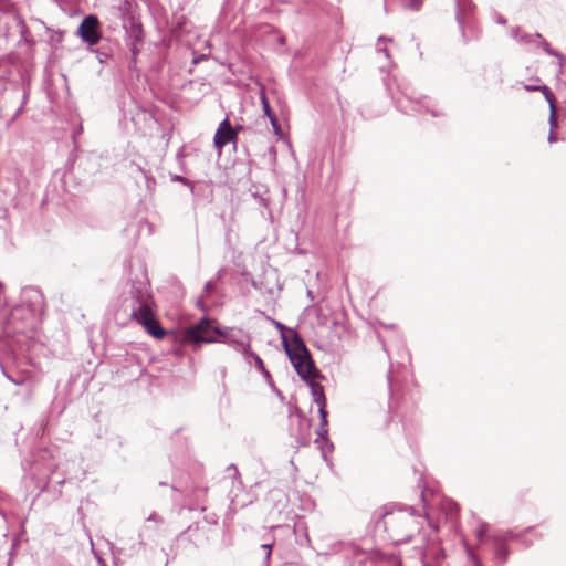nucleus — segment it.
<instances>
[{
    "label": "nucleus",
    "mask_w": 566,
    "mask_h": 566,
    "mask_svg": "<svg viewBox=\"0 0 566 566\" xmlns=\"http://www.w3.org/2000/svg\"><path fill=\"white\" fill-rule=\"evenodd\" d=\"M185 340L193 344L195 348L203 343H223L231 346L242 355L249 349L251 338L241 329L216 326L214 321L207 317L187 327L184 334Z\"/></svg>",
    "instance_id": "obj_1"
},
{
    "label": "nucleus",
    "mask_w": 566,
    "mask_h": 566,
    "mask_svg": "<svg viewBox=\"0 0 566 566\" xmlns=\"http://www.w3.org/2000/svg\"><path fill=\"white\" fill-rule=\"evenodd\" d=\"M130 317L138 322L156 339H163L166 331L154 316L153 296L149 282L145 274L132 280L130 284Z\"/></svg>",
    "instance_id": "obj_2"
},
{
    "label": "nucleus",
    "mask_w": 566,
    "mask_h": 566,
    "mask_svg": "<svg viewBox=\"0 0 566 566\" xmlns=\"http://www.w3.org/2000/svg\"><path fill=\"white\" fill-rule=\"evenodd\" d=\"M378 524H381L398 543L411 542L415 533L419 531L412 509L386 512L378 521Z\"/></svg>",
    "instance_id": "obj_3"
},
{
    "label": "nucleus",
    "mask_w": 566,
    "mask_h": 566,
    "mask_svg": "<svg viewBox=\"0 0 566 566\" xmlns=\"http://www.w3.org/2000/svg\"><path fill=\"white\" fill-rule=\"evenodd\" d=\"M455 20L464 44L480 39L481 30L474 17V4L471 0H454Z\"/></svg>",
    "instance_id": "obj_4"
},
{
    "label": "nucleus",
    "mask_w": 566,
    "mask_h": 566,
    "mask_svg": "<svg viewBox=\"0 0 566 566\" xmlns=\"http://www.w3.org/2000/svg\"><path fill=\"white\" fill-rule=\"evenodd\" d=\"M405 97L408 101V105H403V102L399 101L398 108L406 114H412V113L420 114L422 112H428L433 117H438L443 114L442 112H440L433 107V102L431 101V98H429L427 96L415 97V96H409L405 93Z\"/></svg>",
    "instance_id": "obj_5"
},
{
    "label": "nucleus",
    "mask_w": 566,
    "mask_h": 566,
    "mask_svg": "<svg viewBox=\"0 0 566 566\" xmlns=\"http://www.w3.org/2000/svg\"><path fill=\"white\" fill-rule=\"evenodd\" d=\"M33 315L32 311L24 306L18 305L12 308L4 326L7 334H19L23 333L25 324L24 321L29 319Z\"/></svg>",
    "instance_id": "obj_6"
},
{
    "label": "nucleus",
    "mask_w": 566,
    "mask_h": 566,
    "mask_svg": "<svg viewBox=\"0 0 566 566\" xmlns=\"http://www.w3.org/2000/svg\"><path fill=\"white\" fill-rule=\"evenodd\" d=\"M77 32L81 39L88 45L97 44L101 40L98 18L94 14L86 15L82 20Z\"/></svg>",
    "instance_id": "obj_7"
},
{
    "label": "nucleus",
    "mask_w": 566,
    "mask_h": 566,
    "mask_svg": "<svg viewBox=\"0 0 566 566\" xmlns=\"http://www.w3.org/2000/svg\"><path fill=\"white\" fill-rule=\"evenodd\" d=\"M297 375L304 380L308 381L312 378H316L319 374L318 369L308 353L306 356L300 355L295 358L290 359Z\"/></svg>",
    "instance_id": "obj_8"
},
{
    "label": "nucleus",
    "mask_w": 566,
    "mask_h": 566,
    "mask_svg": "<svg viewBox=\"0 0 566 566\" xmlns=\"http://www.w3.org/2000/svg\"><path fill=\"white\" fill-rule=\"evenodd\" d=\"M289 333L291 337H287L286 334L282 335V343L289 358L292 359V357L295 358L300 355L306 356L310 350L302 337L293 329H289Z\"/></svg>",
    "instance_id": "obj_9"
},
{
    "label": "nucleus",
    "mask_w": 566,
    "mask_h": 566,
    "mask_svg": "<svg viewBox=\"0 0 566 566\" xmlns=\"http://www.w3.org/2000/svg\"><path fill=\"white\" fill-rule=\"evenodd\" d=\"M237 142V132L230 124L228 117H226L218 126L217 132L214 134L213 143L219 153H221L222 148L229 144Z\"/></svg>",
    "instance_id": "obj_10"
},
{
    "label": "nucleus",
    "mask_w": 566,
    "mask_h": 566,
    "mask_svg": "<svg viewBox=\"0 0 566 566\" xmlns=\"http://www.w3.org/2000/svg\"><path fill=\"white\" fill-rule=\"evenodd\" d=\"M490 539L494 544L505 545V543L509 542V541H521L522 539V534L521 533H515L512 530L499 531V532H495L494 534H492L490 536Z\"/></svg>",
    "instance_id": "obj_11"
},
{
    "label": "nucleus",
    "mask_w": 566,
    "mask_h": 566,
    "mask_svg": "<svg viewBox=\"0 0 566 566\" xmlns=\"http://www.w3.org/2000/svg\"><path fill=\"white\" fill-rule=\"evenodd\" d=\"M315 378H312L308 381H305L311 388V394L313 397V401L319 407H326V397L324 394V388L322 385L314 381Z\"/></svg>",
    "instance_id": "obj_12"
},
{
    "label": "nucleus",
    "mask_w": 566,
    "mask_h": 566,
    "mask_svg": "<svg viewBox=\"0 0 566 566\" xmlns=\"http://www.w3.org/2000/svg\"><path fill=\"white\" fill-rule=\"evenodd\" d=\"M243 357L245 359V361L249 364V365H252L254 364L255 368L258 370H263L265 365L263 363V360L261 359V357L251 350V346L249 347V349L243 354Z\"/></svg>",
    "instance_id": "obj_13"
},
{
    "label": "nucleus",
    "mask_w": 566,
    "mask_h": 566,
    "mask_svg": "<svg viewBox=\"0 0 566 566\" xmlns=\"http://www.w3.org/2000/svg\"><path fill=\"white\" fill-rule=\"evenodd\" d=\"M171 488L175 491H179V492L185 493L187 496H195L197 500H199L200 496L203 495L207 492V488L196 486V488H192V489H187V488L186 489H181L176 483H174L171 485Z\"/></svg>",
    "instance_id": "obj_14"
},
{
    "label": "nucleus",
    "mask_w": 566,
    "mask_h": 566,
    "mask_svg": "<svg viewBox=\"0 0 566 566\" xmlns=\"http://www.w3.org/2000/svg\"><path fill=\"white\" fill-rule=\"evenodd\" d=\"M494 559L500 564L504 565L506 563L507 556H509V548L506 545L502 544H494Z\"/></svg>",
    "instance_id": "obj_15"
},
{
    "label": "nucleus",
    "mask_w": 566,
    "mask_h": 566,
    "mask_svg": "<svg viewBox=\"0 0 566 566\" xmlns=\"http://www.w3.org/2000/svg\"><path fill=\"white\" fill-rule=\"evenodd\" d=\"M524 88L527 92H542L547 102L555 98L554 94L546 85H524Z\"/></svg>",
    "instance_id": "obj_16"
},
{
    "label": "nucleus",
    "mask_w": 566,
    "mask_h": 566,
    "mask_svg": "<svg viewBox=\"0 0 566 566\" xmlns=\"http://www.w3.org/2000/svg\"><path fill=\"white\" fill-rule=\"evenodd\" d=\"M547 103L549 105V118H548L549 128L552 130H555L558 127L557 113H556L557 112L556 111V99L553 98Z\"/></svg>",
    "instance_id": "obj_17"
},
{
    "label": "nucleus",
    "mask_w": 566,
    "mask_h": 566,
    "mask_svg": "<svg viewBox=\"0 0 566 566\" xmlns=\"http://www.w3.org/2000/svg\"><path fill=\"white\" fill-rule=\"evenodd\" d=\"M548 55L551 56H554L556 57L557 60H560V61H566V57L557 52L556 50L552 49L549 43L547 41H542L539 44H538Z\"/></svg>",
    "instance_id": "obj_18"
},
{
    "label": "nucleus",
    "mask_w": 566,
    "mask_h": 566,
    "mask_svg": "<svg viewBox=\"0 0 566 566\" xmlns=\"http://www.w3.org/2000/svg\"><path fill=\"white\" fill-rule=\"evenodd\" d=\"M262 104L264 108L265 115L270 118L271 124L273 125L274 129L279 128L277 120L275 114L271 111L270 104L268 99L263 96L262 97Z\"/></svg>",
    "instance_id": "obj_19"
},
{
    "label": "nucleus",
    "mask_w": 566,
    "mask_h": 566,
    "mask_svg": "<svg viewBox=\"0 0 566 566\" xmlns=\"http://www.w3.org/2000/svg\"><path fill=\"white\" fill-rule=\"evenodd\" d=\"M129 35L136 42L142 41V39H143V30H142L140 24H138V23L133 21L132 24H130Z\"/></svg>",
    "instance_id": "obj_20"
},
{
    "label": "nucleus",
    "mask_w": 566,
    "mask_h": 566,
    "mask_svg": "<svg viewBox=\"0 0 566 566\" xmlns=\"http://www.w3.org/2000/svg\"><path fill=\"white\" fill-rule=\"evenodd\" d=\"M489 531V524L486 522H481L479 528L475 531V536L479 542H482L485 538V535Z\"/></svg>",
    "instance_id": "obj_21"
},
{
    "label": "nucleus",
    "mask_w": 566,
    "mask_h": 566,
    "mask_svg": "<svg viewBox=\"0 0 566 566\" xmlns=\"http://www.w3.org/2000/svg\"><path fill=\"white\" fill-rule=\"evenodd\" d=\"M316 433H317V436H318L321 439H323V440H325V441H326V443L328 444V448H329V449H333V443H332V442H329V440H328V438H327V434H328V429H327V427H322V426L319 424V427H318V429H317Z\"/></svg>",
    "instance_id": "obj_22"
},
{
    "label": "nucleus",
    "mask_w": 566,
    "mask_h": 566,
    "mask_svg": "<svg viewBox=\"0 0 566 566\" xmlns=\"http://www.w3.org/2000/svg\"><path fill=\"white\" fill-rule=\"evenodd\" d=\"M93 52H95V53H96V57H97V60L99 61V63H102V64H103V63H106V62H107V60H108V59H109V56H111L108 52H106V51H104V50H102V49H99V48H98V49H96V50H93Z\"/></svg>",
    "instance_id": "obj_23"
},
{
    "label": "nucleus",
    "mask_w": 566,
    "mask_h": 566,
    "mask_svg": "<svg viewBox=\"0 0 566 566\" xmlns=\"http://www.w3.org/2000/svg\"><path fill=\"white\" fill-rule=\"evenodd\" d=\"M537 38V39H541L542 38V34L541 33H535V34H522L521 38L518 39L521 42L523 43H533L534 42V39Z\"/></svg>",
    "instance_id": "obj_24"
},
{
    "label": "nucleus",
    "mask_w": 566,
    "mask_h": 566,
    "mask_svg": "<svg viewBox=\"0 0 566 566\" xmlns=\"http://www.w3.org/2000/svg\"><path fill=\"white\" fill-rule=\"evenodd\" d=\"M422 4V0H406V7L412 11H418Z\"/></svg>",
    "instance_id": "obj_25"
},
{
    "label": "nucleus",
    "mask_w": 566,
    "mask_h": 566,
    "mask_svg": "<svg viewBox=\"0 0 566 566\" xmlns=\"http://www.w3.org/2000/svg\"><path fill=\"white\" fill-rule=\"evenodd\" d=\"M272 547H273V544L261 545V548L265 551V556H264L265 564H270V559H271V555H272Z\"/></svg>",
    "instance_id": "obj_26"
},
{
    "label": "nucleus",
    "mask_w": 566,
    "mask_h": 566,
    "mask_svg": "<svg viewBox=\"0 0 566 566\" xmlns=\"http://www.w3.org/2000/svg\"><path fill=\"white\" fill-rule=\"evenodd\" d=\"M318 412H319V418H321V426L322 427H327L328 422H327V410H326V407H319L318 408Z\"/></svg>",
    "instance_id": "obj_27"
},
{
    "label": "nucleus",
    "mask_w": 566,
    "mask_h": 566,
    "mask_svg": "<svg viewBox=\"0 0 566 566\" xmlns=\"http://www.w3.org/2000/svg\"><path fill=\"white\" fill-rule=\"evenodd\" d=\"M23 105H20V107L17 109V112L13 114V116L8 120L7 123V128H9L15 120L17 118L23 113Z\"/></svg>",
    "instance_id": "obj_28"
},
{
    "label": "nucleus",
    "mask_w": 566,
    "mask_h": 566,
    "mask_svg": "<svg viewBox=\"0 0 566 566\" xmlns=\"http://www.w3.org/2000/svg\"><path fill=\"white\" fill-rule=\"evenodd\" d=\"M12 3L9 0H0V12H9Z\"/></svg>",
    "instance_id": "obj_29"
},
{
    "label": "nucleus",
    "mask_w": 566,
    "mask_h": 566,
    "mask_svg": "<svg viewBox=\"0 0 566 566\" xmlns=\"http://www.w3.org/2000/svg\"><path fill=\"white\" fill-rule=\"evenodd\" d=\"M259 371L263 375V377H264V379L266 380V382H268L271 387H273V386H274V384H273L272 376H271L270 371H269L265 367H264V369H263V370H259Z\"/></svg>",
    "instance_id": "obj_30"
},
{
    "label": "nucleus",
    "mask_w": 566,
    "mask_h": 566,
    "mask_svg": "<svg viewBox=\"0 0 566 566\" xmlns=\"http://www.w3.org/2000/svg\"><path fill=\"white\" fill-rule=\"evenodd\" d=\"M468 556L474 563V566H483L479 557L471 549H468Z\"/></svg>",
    "instance_id": "obj_31"
},
{
    "label": "nucleus",
    "mask_w": 566,
    "mask_h": 566,
    "mask_svg": "<svg viewBox=\"0 0 566 566\" xmlns=\"http://www.w3.org/2000/svg\"><path fill=\"white\" fill-rule=\"evenodd\" d=\"M130 52H132V55H133V56H132V60H130V62H129V69H132V67H133V64H135V63H136V56H137V54H138V49L136 48V45H135V44L132 46Z\"/></svg>",
    "instance_id": "obj_32"
},
{
    "label": "nucleus",
    "mask_w": 566,
    "mask_h": 566,
    "mask_svg": "<svg viewBox=\"0 0 566 566\" xmlns=\"http://www.w3.org/2000/svg\"><path fill=\"white\" fill-rule=\"evenodd\" d=\"M214 290H216V284H214V282H212V281H208V282L205 284V293H206V294H210V293H212Z\"/></svg>",
    "instance_id": "obj_33"
},
{
    "label": "nucleus",
    "mask_w": 566,
    "mask_h": 566,
    "mask_svg": "<svg viewBox=\"0 0 566 566\" xmlns=\"http://www.w3.org/2000/svg\"><path fill=\"white\" fill-rule=\"evenodd\" d=\"M171 180L172 181H178V182H182L184 185H190L189 180L182 176H179V175H172L171 176Z\"/></svg>",
    "instance_id": "obj_34"
},
{
    "label": "nucleus",
    "mask_w": 566,
    "mask_h": 566,
    "mask_svg": "<svg viewBox=\"0 0 566 566\" xmlns=\"http://www.w3.org/2000/svg\"><path fill=\"white\" fill-rule=\"evenodd\" d=\"M145 177H146V187H147V189L148 190H153L154 187H155V184H156L155 179L153 177H148L146 175H145Z\"/></svg>",
    "instance_id": "obj_35"
},
{
    "label": "nucleus",
    "mask_w": 566,
    "mask_h": 566,
    "mask_svg": "<svg viewBox=\"0 0 566 566\" xmlns=\"http://www.w3.org/2000/svg\"><path fill=\"white\" fill-rule=\"evenodd\" d=\"M548 143L553 144L557 140V137H556V134H555V130H552L549 129V134H548V138H547Z\"/></svg>",
    "instance_id": "obj_36"
},
{
    "label": "nucleus",
    "mask_w": 566,
    "mask_h": 566,
    "mask_svg": "<svg viewBox=\"0 0 566 566\" xmlns=\"http://www.w3.org/2000/svg\"><path fill=\"white\" fill-rule=\"evenodd\" d=\"M227 470L233 472V478L237 479L240 476V473L234 464L229 465Z\"/></svg>",
    "instance_id": "obj_37"
},
{
    "label": "nucleus",
    "mask_w": 566,
    "mask_h": 566,
    "mask_svg": "<svg viewBox=\"0 0 566 566\" xmlns=\"http://www.w3.org/2000/svg\"><path fill=\"white\" fill-rule=\"evenodd\" d=\"M275 326H276V328L281 332V336H282L283 334H285L286 327H285V325H284V324H282V323H280V322H275Z\"/></svg>",
    "instance_id": "obj_38"
},
{
    "label": "nucleus",
    "mask_w": 566,
    "mask_h": 566,
    "mask_svg": "<svg viewBox=\"0 0 566 566\" xmlns=\"http://www.w3.org/2000/svg\"><path fill=\"white\" fill-rule=\"evenodd\" d=\"M148 521L159 522V521H160V517H159L156 513H153V514L148 517Z\"/></svg>",
    "instance_id": "obj_39"
},
{
    "label": "nucleus",
    "mask_w": 566,
    "mask_h": 566,
    "mask_svg": "<svg viewBox=\"0 0 566 566\" xmlns=\"http://www.w3.org/2000/svg\"><path fill=\"white\" fill-rule=\"evenodd\" d=\"M377 50H378L379 52H382L387 59L389 57V51H388V49H386V48H378Z\"/></svg>",
    "instance_id": "obj_40"
},
{
    "label": "nucleus",
    "mask_w": 566,
    "mask_h": 566,
    "mask_svg": "<svg viewBox=\"0 0 566 566\" xmlns=\"http://www.w3.org/2000/svg\"><path fill=\"white\" fill-rule=\"evenodd\" d=\"M497 23H500V24H506V19H505V18H503L502 15H499V17H497Z\"/></svg>",
    "instance_id": "obj_41"
},
{
    "label": "nucleus",
    "mask_w": 566,
    "mask_h": 566,
    "mask_svg": "<svg viewBox=\"0 0 566 566\" xmlns=\"http://www.w3.org/2000/svg\"><path fill=\"white\" fill-rule=\"evenodd\" d=\"M565 61L558 60V74L563 73V65Z\"/></svg>",
    "instance_id": "obj_42"
},
{
    "label": "nucleus",
    "mask_w": 566,
    "mask_h": 566,
    "mask_svg": "<svg viewBox=\"0 0 566 566\" xmlns=\"http://www.w3.org/2000/svg\"><path fill=\"white\" fill-rule=\"evenodd\" d=\"M27 99H28V93H27V92H24V93H23V96H22L21 105H23V106H24V105L27 104Z\"/></svg>",
    "instance_id": "obj_43"
},
{
    "label": "nucleus",
    "mask_w": 566,
    "mask_h": 566,
    "mask_svg": "<svg viewBox=\"0 0 566 566\" xmlns=\"http://www.w3.org/2000/svg\"><path fill=\"white\" fill-rule=\"evenodd\" d=\"M233 129L237 132V135H238L243 129V126L237 125L235 127H233Z\"/></svg>",
    "instance_id": "obj_44"
},
{
    "label": "nucleus",
    "mask_w": 566,
    "mask_h": 566,
    "mask_svg": "<svg viewBox=\"0 0 566 566\" xmlns=\"http://www.w3.org/2000/svg\"><path fill=\"white\" fill-rule=\"evenodd\" d=\"M6 377H7L9 380H11L12 382H14V384H17V385H20V381L14 380L13 378H11V376H10V375L6 374Z\"/></svg>",
    "instance_id": "obj_45"
},
{
    "label": "nucleus",
    "mask_w": 566,
    "mask_h": 566,
    "mask_svg": "<svg viewBox=\"0 0 566 566\" xmlns=\"http://www.w3.org/2000/svg\"><path fill=\"white\" fill-rule=\"evenodd\" d=\"M2 81H3V76H0V82H2ZM4 88H6V87H4V84H3V83H1L0 91L2 92V91H4Z\"/></svg>",
    "instance_id": "obj_46"
},
{
    "label": "nucleus",
    "mask_w": 566,
    "mask_h": 566,
    "mask_svg": "<svg viewBox=\"0 0 566 566\" xmlns=\"http://www.w3.org/2000/svg\"><path fill=\"white\" fill-rule=\"evenodd\" d=\"M378 41H391V39H386L384 36H379Z\"/></svg>",
    "instance_id": "obj_47"
},
{
    "label": "nucleus",
    "mask_w": 566,
    "mask_h": 566,
    "mask_svg": "<svg viewBox=\"0 0 566 566\" xmlns=\"http://www.w3.org/2000/svg\"><path fill=\"white\" fill-rule=\"evenodd\" d=\"M533 531H534L533 527H528V528L525 530V533H531Z\"/></svg>",
    "instance_id": "obj_48"
},
{
    "label": "nucleus",
    "mask_w": 566,
    "mask_h": 566,
    "mask_svg": "<svg viewBox=\"0 0 566 566\" xmlns=\"http://www.w3.org/2000/svg\"><path fill=\"white\" fill-rule=\"evenodd\" d=\"M3 289H4V286H3V284L0 282V294L3 292Z\"/></svg>",
    "instance_id": "obj_49"
},
{
    "label": "nucleus",
    "mask_w": 566,
    "mask_h": 566,
    "mask_svg": "<svg viewBox=\"0 0 566 566\" xmlns=\"http://www.w3.org/2000/svg\"><path fill=\"white\" fill-rule=\"evenodd\" d=\"M99 563H101V566H105V564H104V562H103V560H99Z\"/></svg>",
    "instance_id": "obj_50"
},
{
    "label": "nucleus",
    "mask_w": 566,
    "mask_h": 566,
    "mask_svg": "<svg viewBox=\"0 0 566 566\" xmlns=\"http://www.w3.org/2000/svg\"><path fill=\"white\" fill-rule=\"evenodd\" d=\"M265 566H270V564H265Z\"/></svg>",
    "instance_id": "obj_51"
}]
</instances>
